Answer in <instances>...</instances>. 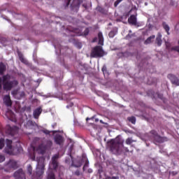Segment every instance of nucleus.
<instances>
[{
	"label": "nucleus",
	"instance_id": "obj_29",
	"mask_svg": "<svg viewBox=\"0 0 179 179\" xmlns=\"http://www.w3.org/2000/svg\"><path fill=\"white\" fill-rule=\"evenodd\" d=\"M162 25H163L164 29L166 31L167 34L169 35L170 34V33H169L170 28H169V25L166 24V22H163Z\"/></svg>",
	"mask_w": 179,
	"mask_h": 179
},
{
	"label": "nucleus",
	"instance_id": "obj_34",
	"mask_svg": "<svg viewBox=\"0 0 179 179\" xmlns=\"http://www.w3.org/2000/svg\"><path fill=\"white\" fill-rule=\"evenodd\" d=\"M128 120L129 122H131L133 124H135V117H129Z\"/></svg>",
	"mask_w": 179,
	"mask_h": 179
},
{
	"label": "nucleus",
	"instance_id": "obj_26",
	"mask_svg": "<svg viewBox=\"0 0 179 179\" xmlns=\"http://www.w3.org/2000/svg\"><path fill=\"white\" fill-rule=\"evenodd\" d=\"M47 179H55V174L53 171H49L48 173Z\"/></svg>",
	"mask_w": 179,
	"mask_h": 179
},
{
	"label": "nucleus",
	"instance_id": "obj_52",
	"mask_svg": "<svg viewBox=\"0 0 179 179\" xmlns=\"http://www.w3.org/2000/svg\"><path fill=\"white\" fill-rule=\"evenodd\" d=\"M55 127H57V123H55L54 125H52L53 128Z\"/></svg>",
	"mask_w": 179,
	"mask_h": 179
},
{
	"label": "nucleus",
	"instance_id": "obj_1",
	"mask_svg": "<svg viewBox=\"0 0 179 179\" xmlns=\"http://www.w3.org/2000/svg\"><path fill=\"white\" fill-rule=\"evenodd\" d=\"M109 150L114 155H120L122 152H129L128 148L124 147V141L117 136L108 142Z\"/></svg>",
	"mask_w": 179,
	"mask_h": 179
},
{
	"label": "nucleus",
	"instance_id": "obj_35",
	"mask_svg": "<svg viewBox=\"0 0 179 179\" xmlns=\"http://www.w3.org/2000/svg\"><path fill=\"white\" fill-rule=\"evenodd\" d=\"M134 141L131 139V138H128L127 140H126V144L127 145H131L132 143H134Z\"/></svg>",
	"mask_w": 179,
	"mask_h": 179
},
{
	"label": "nucleus",
	"instance_id": "obj_13",
	"mask_svg": "<svg viewBox=\"0 0 179 179\" xmlns=\"http://www.w3.org/2000/svg\"><path fill=\"white\" fill-rule=\"evenodd\" d=\"M167 78L171 81L173 85H175L176 86H179V78L176 76V75H173L172 73H169L167 76Z\"/></svg>",
	"mask_w": 179,
	"mask_h": 179
},
{
	"label": "nucleus",
	"instance_id": "obj_14",
	"mask_svg": "<svg viewBox=\"0 0 179 179\" xmlns=\"http://www.w3.org/2000/svg\"><path fill=\"white\" fill-rule=\"evenodd\" d=\"M59 158V155L57 154L55 155L52 157V167L54 169V170H57V169L59 167V163L57 159Z\"/></svg>",
	"mask_w": 179,
	"mask_h": 179
},
{
	"label": "nucleus",
	"instance_id": "obj_16",
	"mask_svg": "<svg viewBox=\"0 0 179 179\" xmlns=\"http://www.w3.org/2000/svg\"><path fill=\"white\" fill-rule=\"evenodd\" d=\"M162 35L161 33H158L157 34V38H155V44H157V46L161 47L162 44Z\"/></svg>",
	"mask_w": 179,
	"mask_h": 179
},
{
	"label": "nucleus",
	"instance_id": "obj_28",
	"mask_svg": "<svg viewBox=\"0 0 179 179\" xmlns=\"http://www.w3.org/2000/svg\"><path fill=\"white\" fill-rule=\"evenodd\" d=\"M96 10L98 12H100L101 13H103V14H106V9L103 7H101L100 6L96 7Z\"/></svg>",
	"mask_w": 179,
	"mask_h": 179
},
{
	"label": "nucleus",
	"instance_id": "obj_7",
	"mask_svg": "<svg viewBox=\"0 0 179 179\" xmlns=\"http://www.w3.org/2000/svg\"><path fill=\"white\" fill-rule=\"evenodd\" d=\"M150 133L152 135L151 137L152 140H154V143H162L168 141L167 138L160 136L155 130H152L150 131Z\"/></svg>",
	"mask_w": 179,
	"mask_h": 179
},
{
	"label": "nucleus",
	"instance_id": "obj_15",
	"mask_svg": "<svg viewBox=\"0 0 179 179\" xmlns=\"http://www.w3.org/2000/svg\"><path fill=\"white\" fill-rule=\"evenodd\" d=\"M55 143L58 145H62L64 142V137L60 134H57L55 138Z\"/></svg>",
	"mask_w": 179,
	"mask_h": 179
},
{
	"label": "nucleus",
	"instance_id": "obj_38",
	"mask_svg": "<svg viewBox=\"0 0 179 179\" xmlns=\"http://www.w3.org/2000/svg\"><path fill=\"white\" fill-rule=\"evenodd\" d=\"M42 131H43L45 134H46V135H50V134L51 133L50 131L47 130V129H43V130H42Z\"/></svg>",
	"mask_w": 179,
	"mask_h": 179
},
{
	"label": "nucleus",
	"instance_id": "obj_56",
	"mask_svg": "<svg viewBox=\"0 0 179 179\" xmlns=\"http://www.w3.org/2000/svg\"><path fill=\"white\" fill-rule=\"evenodd\" d=\"M1 88H2V85H1V83H0V90Z\"/></svg>",
	"mask_w": 179,
	"mask_h": 179
},
{
	"label": "nucleus",
	"instance_id": "obj_40",
	"mask_svg": "<svg viewBox=\"0 0 179 179\" xmlns=\"http://www.w3.org/2000/svg\"><path fill=\"white\" fill-rule=\"evenodd\" d=\"M81 166H82V164L81 163H79L78 165H76V164H74L73 163V164H71V166H73V167H81Z\"/></svg>",
	"mask_w": 179,
	"mask_h": 179
},
{
	"label": "nucleus",
	"instance_id": "obj_45",
	"mask_svg": "<svg viewBox=\"0 0 179 179\" xmlns=\"http://www.w3.org/2000/svg\"><path fill=\"white\" fill-rule=\"evenodd\" d=\"M31 159H32V161L35 162L36 161V155H32V158H31Z\"/></svg>",
	"mask_w": 179,
	"mask_h": 179
},
{
	"label": "nucleus",
	"instance_id": "obj_11",
	"mask_svg": "<svg viewBox=\"0 0 179 179\" xmlns=\"http://www.w3.org/2000/svg\"><path fill=\"white\" fill-rule=\"evenodd\" d=\"M13 176L15 179H26L25 173L22 169L15 172Z\"/></svg>",
	"mask_w": 179,
	"mask_h": 179
},
{
	"label": "nucleus",
	"instance_id": "obj_23",
	"mask_svg": "<svg viewBox=\"0 0 179 179\" xmlns=\"http://www.w3.org/2000/svg\"><path fill=\"white\" fill-rule=\"evenodd\" d=\"M6 70V66L4 65L3 63L1 62L0 63V75H3V73Z\"/></svg>",
	"mask_w": 179,
	"mask_h": 179
},
{
	"label": "nucleus",
	"instance_id": "obj_61",
	"mask_svg": "<svg viewBox=\"0 0 179 179\" xmlns=\"http://www.w3.org/2000/svg\"><path fill=\"white\" fill-rule=\"evenodd\" d=\"M61 179H62V178H61Z\"/></svg>",
	"mask_w": 179,
	"mask_h": 179
},
{
	"label": "nucleus",
	"instance_id": "obj_53",
	"mask_svg": "<svg viewBox=\"0 0 179 179\" xmlns=\"http://www.w3.org/2000/svg\"><path fill=\"white\" fill-rule=\"evenodd\" d=\"M40 138H35V141H39Z\"/></svg>",
	"mask_w": 179,
	"mask_h": 179
},
{
	"label": "nucleus",
	"instance_id": "obj_46",
	"mask_svg": "<svg viewBox=\"0 0 179 179\" xmlns=\"http://www.w3.org/2000/svg\"><path fill=\"white\" fill-rule=\"evenodd\" d=\"M87 172H88L89 173H92V169H88V171H87Z\"/></svg>",
	"mask_w": 179,
	"mask_h": 179
},
{
	"label": "nucleus",
	"instance_id": "obj_2",
	"mask_svg": "<svg viewBox=\"0 0 179 179\" xmlns=\"http://www.w3.org/2000/svg\"><path fill=\"white\" fill-rule=\"evenodd\" d=\"M37 166L35 173L32 174V179H42L45 170V158L43 157H37Z\"/></svg>",
	"mask_w": 179,
	"mask_h": 179
},
{
	"label": "nucleus",
	"instance_id": "obj_27",
	"mask_svg": "<svg viewBox=\"0 0 179 179\" xmlns=\"http://www.w3.org/2000/svg\"><path fill=\"white\" fill-rule=\"evenodd\" d=\"M131 31H129V34L126 36V39L130 41L131 39L135 38V34H131Z\"/></svg>",
	"mask_w": 179,
	"mask_h": 179
},
{
	"label": "nucleus",
	"instance_id": "obj_10",
	"mask_svg": "<svg viewBox=\"0 0 179 179\" xmlns=\"http://www.w3.org/2000/svg\"><path fill=\"white\" fill-rule=\"evenodd\" d=\"M6 131L8 134H9L11 136H15V134H17L19 131V127L17 126H13L10 127V125H8L6 127Z\"/></svg>",
	"mask_w": 179,
	"mask_h": 179
},
{
	"label": "nucleus",
	"instance_id": "obj_55",
	"mask_svg": "<svg viewBox=\"0 0 179 179\" xmlns=\"http://www.w3.org/2000/svg\"><path fill=\"white\" fill-rule=\"evenodd\" d=\"M129 46H133L132 42L129 43Z\"/></svg>",
	"mask_w": 179,
	"mask_h": 179
},
{
	"label": "nucleus",
	"instance_id": "obj_42",
	"mask_svg": "<svg viewBox=\"0 0 179 179\" xmlns=\"http://www.w3.org/2000/svg\"><path fill=\"white\" fill-rule=\"evenodd\" d=\"M101 71H102V72L106 71H107V67H106V66H103L102 67V69H101Z\"/></svg>",
	"mask_w": 179,
	"mask_h": 179
},
{
	"label": "nucleus",
	"instance_id": "obj_25",
	"mask_svg": "<svg viewBox=\"0 0 179 179\" xmlns=\"http://www.w3.org/2000/svg\"><path fill=\"white\" fill-rule=\"evenodd\" d=\"M117 34V31L113 29V31H110L108 33V37L110 38H113Z\"/></svg>",
	"mask_w": 179,
	"mask_h": 179
},
{
	"label": "nucleus",
	"instance_id": "obj_44",
	"mask_svg": "<svg viewBox=\"0 0 179 179\" xmlns=\"http://www.w3.org/2000/svg\"><path fill=\"white\" fill-rule=\"evenodd\" d=\"M100 123L102 124H105V125H107V123L104 122L102 120H100Z\"/></svg>",
	"mask_w": 179,
	"mask_h": 179
},
{
	"label": "nucleus",
	"instance_id": "obj_39",
	"mask_svg": "<svg viewBox=\"0 0 179 179\" xmlns=\"http://www.w3.org/2000/svg\"><path fill=\"white\" fill-rule=\"evenodd\" d=\"M88 166H89V161L86 160L85 161V165L83 166V171H85V167H88Z\"/></svg>",
	"mask_w": 179,
	"mask_h": 179
},
{
	"label": "nucleus",
	"instance_id": "obj_50",
	"mask_svg": "<svg viewBox=\"0 0 179 179\" xmlns=\"http://www.w3.org/2000/svg\"><path fill=\"white\" fill-rule=\"evenodd\" d=\"M96 40H97V38H94L93 39V43H94Z\"/></svg>",
	"mask_w": 179,
	"mask_h": 179
},
{
	"label": "nucleus",
	"instance_id": "obj_21",
	"mask_svg": "<svg viewBox=\"0 0 179 179\" xmlns=\"http://www.w3.org/2000/svg\"><path fill=\"white\" fill-rule=\"evenodd\" d=\"M18 57H19V59L20 60V62L22 63H23L24 64H29L28 61L26 59H24V55H23L22 53L18 52Z\"/></svg>",
	"mask_w": 179,
	"mask_h": 179
},
{
	"label": "nucleus",
	"instance_id": "obj_59",
	"mask_svg": "<svg viewBox=\"0 0 179 179\" xmlns=\"http://www.w3.org/2000/svg\"><path fill=\"white\" fill-rule=\"evenodd\" d=\"M96 121L97 122V121H98V120H97V119H96Z\"/></svg>",
	"mask_w": 179,
	"mask_h": 179
},
{
	"label": "nucleus",
	"instance_id": "obj_19",
	"mask_svg": "<svg viewBox=\"0 0 179 179\" xmlns=\"http://www.w3.org/2000/svg\"><path fill=\"white\" fill-rule=\"evenodd\" d=\"M3 101H4V103L6 104V106H8V107H10L11 106L12 101L10 100V98L9 95H6L4 96Z\"/></svg>",
	"mask_w": 179,
	"mask_h": 179
},
{
	"label": "nucleus",
	"instance_id": "obj_17",
	"mask_svg": "<svg viewBox=\"0 0 179 179\" xmlns=\"http://www.w3.org/2000/svg\"><path fill=\"white\" fill-rule=\"evenodd\" d=\"M36 125V122H34L32 120H28L26 124H24V127L27 129H32Z\"/></svg>",
	"mask_w": 179,
	"mask_h": 179
},
{
	"label": "nucleus",
	"instance_id": "obj_33",
	"mask_svg": "<svg viewBox=\"0 0 179 179\" xmlns=\"http://www.w3.org/2000/svg\"><path fill=\"white\" fill-rule=\"evenodd\" d=\"M5 145V140L3 138L0 139V150H1Z\"/></svg>",
	"mask_w": 179,
	"mask_h": 179
},
{
	"label": "nucleus",
	"instance_id": "obj_54",
	"mask_svg": "<svg viewBox=\"0 0 179 179\" xmlns=\"http://www.w3.org/2000/svg\"><path fill=\"white\" fill-rule=\"evenodd\" d=\"M88 120H90V118L87 117V118H86V121L87 122Z\"/></svg>",
	"mask_w": 179,
	"mask_h": 179
},
{
	"label": "nucleus",
	"instance_id": "obj_41",
	"mask_svg": "<svg viewBox=\"0 0 179 179\" xmlns=\"http://www.w3.org/2000/svg\"><path fill=\"white\" fill-rule=\"evenodd\" d=\"M83 161H88L86 155L85 154H83L82 155Z\"/></svg>",
	"mask_w": 179,
	"mask_h": 179
},
{
	"label": "nucleus",
	"instance_id": "obj_6",
	"mask_svg": "<svg viewBox=\"0 0 179 179\" xmlns=\"http://www.w3.org/2000/svg\"><path fill=\"white\" fill-rule=\"evenodd\" d=\"M108 52H105L103 49V47L101 45L95 46L91 52V57L94 58L103 57L105 55H107Z\"/></svg>",
	"mask_w": 179,
	"mask_h": 179
},
{
	"label": "nucleus",
	"instance_id": "obj_47",
	"mask_svg": "<svg viewBox=\"0 0 179 179\" xmlns=\"http://www.w3.org/2000/svg\"><path fill=\"white\" fill-rule=\"evenodd\" d=\"M111 179H119V178H118V177L113 176V177L111 178Z\"/></svg>",
	"mask_w": 179,
	"mask_h": 179
},
{
	"label": "nucleus",
	"instance_id": "obj_58",
	"mask_svg": "<svg viewBox=\"0 0 179 179\" xmlns=\"http://www.w3.org/2000/svg\"><path fill=\"white\" fill-rule=\"evenodd\" d=\"M135 25L136 26V21H135Z\"/></svg>",
	"mask_w": 179,
	"mask_h": 179
},
{
	"label": "nucleus",
	"instance_id": "obj_32",
	"mask_svg": "<svg viewBox=\"0 0 179 179\" xmlns=\"http://www.w3.org/2000/svg\"><path fill=\"white\" fill-rule=\"evenodd\" d=\"M127 54V52H120L117 53V56L119 57V58H122V57H124Z\"/></svg>",
	"mask_w": 179,
	"mask_h": 179
},
{
	"label": "nucleus",
	"instance_id": "obj_22",
	"mask_svg": "<svg viewBox=\"0 0 179 179\" xmlns=\"http://www.w3.org/2000/svg\"><path fill=\"white\" fill-rule=\"evenodd\" d=\"M155 38V35H152L149 36L144 42L145 45H149L152 43V41Z\"/></svg>",
	"mask_w": 179,
	"mask_h": 179
},
{
	"label": "nucleus",
	"instance_id": "obj_48",
	"mask_svg": "<svg viewBox=\"0 0 179 179\" xmlns=\"http://www.w3.org/2000/svg\"><path fill=\"white\" fill-rule=\"evenodd\" d=\"M78 48H79L80 49L82 48V44H81V43H79Z\"/></svg>",
	"mask_w": 179,
	"mask_h": 179
},
{
	"label": "nucleus",
	"instance_id": "obj_18",
	"mask_svg": "<svg viewBox=\"0 0 179 179\" xmlns=\"http://www.w3.org/2000/svg\"><path fill=\"white\" fill-rule=\"evenodd\" d=\"M98 38H99V43L98 44L99 45L103 46L104 45V38H103V33L101 31H99L98 33Z\"/></svg>",
	"mask_w": 179,
	"mask_h": 179
},
{
	"label": "nucleus",
	"instance_id": "obj_57",
	"mask_svg": "<svg viewBox=\"0 0 179 179\" xmlns=\"http://www.w3.org/2000/svg\"><path fill=\"white\" fill-rule=\"evenodd\" d=\"M52 132H53V133H56L57 131H52Z\"/></svg>",
	"mask_w": 179,
	"mask_h": 179
},
{
	"label": "nucleus",
	"instance_id": "obj_30",
	"mask_svg": "<svg viewBox=\"0 0 179 179\" xmlns=\"http://www.w3.org/2000/svg\"><path fill=\"white\" fill-rule=\"evenodd\" d=\"M178 45L172 47L171 48V51H176V52H179V39H178Z\"/></svg>",
	"mask_w": 179,
	"mask_h": 179
},
{
	"label": "nucleus",
	"instance_id": "obj_31",
	"mask_svg": "<svg viewBox=\"0 0 179 179\" xmlns=\"http://www.w3.org/2000/svg\"><path fill=\"white\" fill-rule=\"evenodd\" d=\"M32 171H33V168H32L31 165V164H29V165L27 166V172H28V173H29V175H32Z\"/></svg>",
	"mask_w": 179,
	"mask_h": 179
},
{
	"label": "nucleus",
	"instance_id": "obj_24",
	"mask_svg": "<svg viewBox=\"0 0 179 179\" xmlns=\"http://www.w3.org/2000/svg\"><path fill=\"white\" fill-rule=\"evenodd\" d=\"M128 22L131 25H135V15H132L130 16V17L128 19Z\"/></svg>",
	"mask_w": 179,
	"mask_h": 179
},
{
	"label": "nucleus",
	"instance_id": "obj_43",
	"mask_svg": "<svg viewBox=\"0 0 179 179\" xmlns=\"http://www.w3.org/2000/svg\"><path fill=\"white\" fill-rule=\"evenodd\" d=\"M74 174H76V176H80V171L79 170H77V171H76V172L74 173Z\"/></svg>",
	"mask_w": 179,
	"mask_h": 179
},
{
	"label": "nucleus",
	"instance_id": "obj_36",
	"mask_svg": "<svg viewBox=\"0 0 179 179\" xmlns=\"http://www.w3.org/2000/svg\"><path fill=\"white\" fill-rule=\"evenodd\" d=\"M122 1V0H116V1H115V3L113 4V6H115V8H117V6Z\"/></svg>",
	"mask_w": 179,
	"mask_h": 179
},
{
	"label": "nucleus",
	"instance_id": "obj_49",
	"mask_svg": "<svg viewBox=\"0 0 179 179\" xmlns=\"http://www.w3.org/2000/svg\"><path fill=\"white\" fill-rule=\"evenodd\" d=\"M83 8H85V9H86L87 5H86V4H83Z\"/></svg>",
	"mask_w": 179,
	"mask_h": 179
},
{
	"label": "nucleus",
	"instance_id": "obj_51",
	"mask_svg": "<svg viewBox=\"0 0 179 179\" xmlns=\"http://www.w3.org/2000/svg\"><path fill=\"white\" fill-rule=\"evenodd\" d=\"M2 83V78L0 77V84Z\"/></svg>",
	"mask_w": 179,
	"mask_h": 179
},
{
	"label": "nucleus",
	"instance_id": "obj_4",
	"mask_svg": "<svg viewBox=\"0 0 179 179\" xmlns=\"http://www.w3.org/2000/svg\"><path fill=\"white\" fill-rule=\"evenodd\" d=\"M82 3L83 0H66L65 8H69L70 6L71 12L78 13Z\"/></svg>",
	"mask_w": 179,
	"mask_h": 179
},
{
	"label": "nucleus",
	"instance_id": "obj_20",
	"mask_svg": "<svg viewBox=\"0 0 179 179\" xmlns=\"http://www.w3.org/2000/svg\"><path fill=\"white\" fill-rule=\"evenodd\" d=\"M41 113H42L41 108H37L36 109H35V110H34V118L38 119Z\"/></svg>",
	"mask_w": 179,
	"mask_h": 179
},
{
	"label": "nucleus",
	"instance_id": "obj_60",
	"mask_svg": "<svg viewBox=\"0 0 179 179\" xmlns=\"http://www.w3.org/2000/svg\"><path fill=\"white\" fill-rule=\"evenodd\" d=\"M175 175L177 174V173H174Z\"/></svg>",
	"mask_w": 179,
	"mask_h": 179
},
{
	"label": "nucleus",
	"instance_id": "obj_5",
	"mask_svg": "<svg viewBox=\"0 0 179 179\" xmlns=\"http://www.w3.org/2000/svg\"><path fill=\"white\" fill-rule=\"evenodd\" d=\"M52 145V142L51 141H48L46 144H41L38 147H34V152H37L40 155H44L47 150H50Z\"/></svg>",
	"mask_w": 179,
	"mask_h": 179
},
{
	"label": "nucleus",
	"instance_id": "obj_9",
	"mask_svg": "<svg viewBox=\"0 0 179 179\" xmlns=\"http://www.w3.org/2000/svg\"><path fill=\"white\" fill-rule=\"evenodd\" d=\"M12 141L6 139V147L5 148L6 153L10 155H15V148L12 146Z\"/></svg>",
	"mask_w": 179,
	"mask_h": 179
},
{
	"label": "nucleus",
	"instance_id": "obj_3",
	"mask_svg": "<svg viewBox=\"0 0 179 179\" xmlns=\"http://www.w3.org/2000/svg\"><path fill=\"white\" fill-rule=\"evenodd\" d=\"M10 75H4L3 76V86L4 90H11L13 87H17L19 85V82L17 80L9 81Z\"/></svg>",
	"mask_w": 179,
	"mask_h": 179
},
{
	"label": "nucleus",
	"instance_id": "obj_8",
	"mask_svg": "<svg viewBox=\"0 0 179 179\" xmlns=\"http://www.w3.org/2000/svg\"><path fill=\"white\" fill-rule=\"evenodd\" d=\"M18 169L17 162L14 159H10L8 162L5 165L4 171L6 172L13 171Z\"/></svg>",
	"mask_w": 179,
	"mask_h": 179
},
{
	"label": "nucleus",
	"instance_id": "obj_12",
	"mask_svg": "<svg viewBox=\"0 0 179 179\" xmlns=\"http://www.w3.org/2000/svg\"><path fill=\"white\" fill-rule=\"evenodd\" d=\"M74 33L77 34L78 36H87L90 33L89 28H86L85 30L83 32L79 28H76L74 29Z\"/></svg>",
	"mask_w": 179,
	"mask_h": 179
},
{
	"label": "nucleus",
	"instance_id": "obj_37",
	"mask_svg": "<svg viewBox=\"0 0 179 179\" xmlns=\"http://www.w3.org/2000/svg\"><path fill=\"white\" fill-rule=\"evenodd\" d=\"M5 159H6L5 156L0 154V163L3 162Z\"/></svg>",
	"mask_w": 179,
	"mask_h": 179
}]
</instances>
